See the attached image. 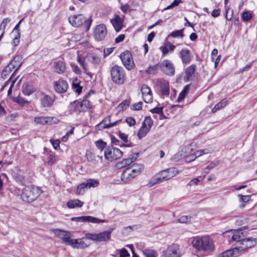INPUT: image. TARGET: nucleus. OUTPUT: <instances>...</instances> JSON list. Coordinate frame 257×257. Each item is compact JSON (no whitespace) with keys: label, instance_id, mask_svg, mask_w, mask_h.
<instances>
[{"label":"nucleus","instance_id":"f257e3e1","mask_svg":"<svg viewBox=\"0 0 257 257\" xmlns=\"http://www.w3.org/2000/svg\"><path fill=\"white\" fill-rule=\"evenodd\" d=\"M77 60L81 65L84 72L90 77L92 74L88 71L89 68L87 63H90L96 65L99 64L100 62V58L98 56L93 54H88L85 57H82L81 55H78Z\"/></svg>","mask_w":257,"mask_h":257},{"label":"nucleus","instance_id":"f03ea898","mask_svg":"<svg viewBox=\"0 0 257 257\" xmlns=\"http://www.w3.org/2000/svg\"><path fill=\"white\" fill-rule=\"evenodd\" d=\"M192 244L198 250L212 251L214 249L213 242L208 236L194 237Z\"/></svg>","mask_w":257,"mask_h":257},{"label":"nucleus","instance_id":"7ed1b4c3","mask_svg":"<svg viewBox=\"0 0 257 257\" xmlns=\"http://www.w3.org/2000/svg\"><path fill=\"white\" fill-rule=\"evenodd\" d=\"M41 193V190L38 187L27 186L23 189L21 197L23 201L30 203L36 200Z\"/></svg>","mask_w":257,"mask_h":257},{"label":"nucleus","instance_id":"20e7f679","mask_svg":"<svg viewBox=\"0 0 257 257\" xmlns=\"http://www.w3.org/2000/svg\"><path fill=\"white\" fill-rule=\"evenodd\" d=\"M143 169L142 164H133L131 167L127 168L123 171L121 175V180L124 183L131 181L140 174Z\"/></svg>","mask_w":257,"mask_h":257},{"label":"nucleus","instance_id":"39448f33","mask_svg":"<svg viewBox=\"0 0 257 257\" xmlns=\"http://www.w3.org/2000/svg\"><path fill=\"white\" fill-rule=\"evenodd\" d=\"M68 21L70 24L74 27H79L84 25L86 31L89 29L92 23L91 17L86 18L82 14L74 15L69 16Z\"/></svg>","mask_w":257,"mask_h":257},{"label":"nucleus","instance_id":"423d86ee","mask_svg":"<svg viewBox=\"0 0 257 257\" xmlns=\"http://www.w3.org/2000/svg\"><path fill=\"white\" fill-rule=\"evenodd\" d=\"M112 230L111 229L99 233H86L84 238L95 242H107L110 239Z\"/></svg>","mask_w":257,"mask_h":257},{"label":"nucleus","instance_id":"0eeeda50","mask_svg":"<svg viewBox=\"0 0 257 257\" xmlns=\"http://www.w3.org/2000/svg\"><path fill=\"white\" fill-rule=\"evenodd\" d=\"M110 76L112 81L116 84L120 85L124 83L126 74L124 69L120 66L115 65L110 69Z\"/></svg>","mask_w":257,"mask_h":257},{"label":"nucleus","instance_id":"6e6552de","mask_svg":"<svg viewBox=\"0 0 257 257\" xmlns=\"http://www.w3.org/2000/svg\"><path fill=\"white\" fill-rule=\"evenodd\" d=\"M104 154L105 158L109 161L117 160L122 156V152L119 149L112 147L107 148Z\"/></svg>","mask_w":257,"mask_h":257},{"label":"nucleus","instance_id":"1a4fd4ad","mask_svg":"<svg viewBox=\"0 0 257 257\" xmlns=\"http://www.w3.org/2000/svg\"><path fill=\"white\" fill-rule=\"evenodd\" d=\"M99 184L97 180L94 179H87L85 182L79 185L77 188V193L79 195L83 194L86 190L91 188L97 187Z\"/></svg>","mask_w":257,"mask_h":257},{"label":"nucleus","instance_id":"9d476101","mask_svg":"<svg viewBox=\"0 0 257 257\" xmlns=\"http://www.w3.org/2000/svg\"><path fill=\"white\" fill-rule=\"evenodd\" d=\"M159 67L166 75L172 76L175 74V68L172 63L168 60H163L160 64Z\"/></svg>","mask_w":257,"mask_h":257},{"label":"nucleus","instance_id":"9b49d317","mask_svg":"<svg viewBox=\"0 0 257 257\" xmlns=\"http://www.w3.org/2000/svg\"><path fill=\"white\" fill-rule=\"evenodd\" d=\"M179 173L180 171L175 168H170L167 170H163L159 173L161 177L157 179V182H161L163 181L168 180Z\"/></svg>","mask_w":257,"mask_h":257},{"label":"nucleus","instance_id":"f8f14e48","mask_svg":"<svg viewBox=\"0 0 257 257\" xmlns=\"http://www.w3.org/2000/svg\"><path fill=\"white\" fill-rule=\"evenodd\" d=\"M121 121V119L111 122L110 116L105 117L99 123L96 125V129L101 130L105 128H109L116 126Z\"/></svg>","mask_w":257,"mask_h":257},{"label":"nucleus","instance_id":"ddd939ff","mask_svg":"<svg viewBox=\"0 0 257 257\" xmlns=\"http://www.w3.org/2000/svg\"><path fill=\"white\" fill-rule=\"evenodd\" d=\"M120 58L124 67L131 70L134 66V63L131 53L129 51H125L121 54Z\"/></svg>","mask_w":257,"mask_h":257},{"label":"nucleus","instance_id":"4468645a","mask_svg":"<svg viewBox=\"0 0 257 257\" xmlns=\"http://www.w3.org/2000/svg\"><path fill=\"white\" fill-rule=\"evenodd\" d=\"M71 220L72 221H77V222H91L93 223H100L106 222V220L104 219H101L95 217H93L91 216H83L80 217H75L71 218Z\"/></svg>","mask_w":257,"mask_h":257},{"label":"nucleus","instance_id":"2eb2a0df","mask_svg":"<svg viewBox=\"0 0 257 257\" xmlns=\"http://www.w3.org/2000/svg\"><path fill=\"white\" fill-rule=\"evenodd\" d=\"M107 33L106 26L103 24L97 25L94 30V37L97 41H101L103 40Z\"/></svg>","mask_w":257,"mask_h":257},{"label":"nucleus","instance_id":"dca6fc26","mask_svg":"<svg viewBox=\"0 0 257 257\" xmlns=\"http://www.w3.org/2000/svg\"><path fill=\"white\" fill-rule=\"evenodd\" d=\"M53 231L55 235L62 239L66 244H69V241L71 240L70 232L58 229H54Z\"/></svg>","mask_w":257,"mask_h":257},{"label":"nucleus","instance_id":"f3484780","mask_svg":"<svg viewBox=\"0 0 257 257\" xmlns=\"http://www.w3.org/2000/svg\"><path fill=\"white\" fill-rule=\"evenodd\" d=\"M257 239L252 237L244 238V239L241 241L240 245H237V247L239 251H243L255 245Z\"/></svg>","mask_w":257,"mask_h":257},{"label":"nucleus","instance_id":"a211bd4d","mask_svg":"<svg viewBox=\"0 0 257 257\" xmlns=\"http://www.w3.org/2000/svg\"><path fill=\"white\" fill-rule=\"evenodd\" d=\"M55 91L59 93L65 92L68 88V84L66 81L60 79L54 83Z\"/></svg>","mask_w":257,"mask_h":257},{"label":"nucleus","instance_id":"6ab92c4d","mask_svg":"<svg viewBox=\"0 0 257 257\" xmlns=\"http://www.w3.org/2000/svg\"><path fill=\"white\" fill-rule=\"evenodd\" d=\"M163 255L166 257H179L180 251L178 245L173 244L169 246Z\"/></svg>","mask_w":257,"mask_h":257},{"label":"nucleus","instance_id":"aec40b11","mask_svg":"<svg viewBox=\"0 0 257 257\" xmlns=\"http://www.w3.org/2000/svg\"><path fill=\"white\" fill-rule=\"evenodd\" d=\"M141 91L144 101L146 103L151 102L153 98V95L150 87L147 85L144 84L142 86Z\"/></svg>","mask_w":257,"mask_h":257},{"label":"nucleus","instance_id":"412c9836","mask_svg":"<svg viewBox=\"0 0 257 257\" xmlns=\"http://www.w3.org/2000/svg\"><path fill=\"white\" fill-rule=\"evenodd\" d=\"M123 19L118 15H115L110 20V22L116 32H118L123 28Z\"/></svg>","mask_w":257,"mask_h":257},{"label":"nucleus","instance_id":"4be33fe9","mask_svg":"<svg viewBox=\"0 0 257 257\" xmlns=\"http://www.w3.org/2000/svg\"><path fill=\"white\" fill-rule=\"evenodd\" d=\"M157 83L160 87L161 92L164 95H168L170 92L169 83L167 80L163 79H158Z\"/></svg>","mask_w":257,"mask_h":257},{"label":"nucleus","instance_id":"5701e85b","mask_svg":"<svg viewBox=\"0 0 257 257\" xmlns=\"http://www.w3.org/2000/svg\"><path fill=\"white\" fill-rule=\"evenodd\" d=\"M41 95L42 97L40 99V102L42 106L44 107H51L54 101V97L44 93H42Z\"/></svg>","mask_w":257,"mask_h":257},{"label":"nucleus","instance_id":"b1692460","mask_svg":"<svg viewBox=\"0 0 257 257\" xmlns=\"http://www.w3.org/2000/svg\"><path fill=\"white\" fill-rule=\"evenodd\" d=\"M83 238L71 239L69 241V245L74 248L84 249L87 248L88 245L85 242Z\"/></svg>","mask_w":257,"mask_h":257},{"label":"nucleus","instance_id":"393cba45","mask_svg":"<svg viewBox=\"0 0 257 257\" xmlns=\"http://www.w3.org/2000/svg\"><path fill=\"white\" fill-rule=\"evenodd\" d=\"M22 59V57L21 55L16 56L11 61V62L8 64V68L10 69L11 68H14L15 71L13 72L14 74L16 71L18 70V69L21 67L22 65L21 60Z\"/></svg>","mask_w":257,"mask_h":257},{"label":"nucleus","instance_id":"a878e982","mask_svg":"<svg viewBox=\"0 0 257 257\" xmlns=\"http://www.w3.org/2000/svg\"><path fill=\"white\" fill-rule=\"evenodd\" d=\"M245 235L241 229L234 230L232 232L231 239L233 241H236L238 243V245H240L241 241L244 239Z\"/></svg>","mask_w":257,"mask_h":257},{"label":"nucleus","instance_id":"bb28decb","mask_svg":"<svg viewBox=\"0 0 257 257\" xmlns=\"http://www.w3.org/2000/svg\"><path fill=\"white\" fill-rule=\"evenodd\" d=\"M69 108L71 111L80 112L81 111H85L83 109V106L81 101L75 100L71 103L69 105Z\"/></svg>","mask_w":257,"mask_h":257},{"label":"nucleus","instance_id":"cd10ccee","mask_svg":"<svg viewBox=\"0 0 257 257\" xmlns=\"http://www.w3.org/2000/svg\"><path fill=\"white\" fill-rule=\"evenodd\" d=\"M180 56L184 64H188L191 61V57L189 50L182 49L180 52Z\"/></svg>","mask_w":257,"mask_h":257},{"label":"nucleus","instance_id":"c85d7f7f","mask_svg":"<svg viewBox=\"0 0 257 257\" xmlns=\"http://www.w3.org/2000/svg\"><path fill=\"white\" fill-rule=\"evenodd\" d=\"M239 254V250L236 247L233 249L226 250L218 255V257H236Z\"/></svg>","mask_w":257,"mask_h":257},{"label":"nucleus","instance_id":"c756f323","mask_svg":"<svg viewBox=\"0 0 257 257\" xmlns=\"http://www.w3.org/2000/svg\"><path fill=\"white\" fill-rule=\"evenodd\" d=\"M176 48V46L172 44L170 42H167L165 43L164 46L160 48L162 51V54L164 56H165L169 52H172L174 51Z\"/></svg>","mask_w":257,"mask_h":257},{"label":"nucleus","instance_id":"7c9ffc66","mask_svg":"<svg viewBox=\"0 0 257 257\" xmlns=\"http://www.w3.org/2000/svg\"><path fill=\"white\" fill-rule=\"evenodd\" d=\"M36 91V88L28 83H24L22 86V92L25 95H30Z\"/></svg>","mask_w":257,"mask_h":257},{"label":"nucleus","instance_id":"2f4dec72","mask_svg":"<svg viewBox=\"0 0 257 257\" xmlns=\"http://www.w3.org/2000/svg\"><path fill=\"white\" fill-rule=\"evenodd\" d=\"M54 68L55 72L61 74L65 70V65L63 62L58 61L54 63Z\"/></svg>","mask_w":257,"mask_h":257},{"label":"nucleus","instance_id":"473e14b6","mask_svg":"<svg viewBox=\"0 0 257 257\" xmlns=\"http://www.w3.org/2000/svg\"><path fill=\"white\" fill-rule=\"evenodd\" d=\"M196 69V66L191 65L185 70V76L184 79L188 81L194 75Z\"/></svg>","mask_w":257,"mask_h":257},{"label":"nucleus","instance_id":"72a5a7b5","mask_svg":"<svg viewBox=\"0 0 257 257\" xmlns=\"http://www.w3.org/2000/svg\"><path fill=\"white\" fill-rule=\"evenodd\" d=\"M228 104V100L226 98L222 99L218 103L216 104L212 109V112L215 113L219 109L224 108Z\"/></svg>","mask_w":257,"mask_h":257},{"label":"nucleus","instance_id":"f704fd0d","mask_svg":"<svg viewBox=\"0 0 257 257\" xmlns=\"http://www.w3.org/2000/svg\"><path fill=\"white\" fill-rule=\"evenodd\" d=\"M83 202L78 199L69 200L67 203V206L69 208H74L75 207H81L83 206Z\"/></svg>","mask_w":257,"mask_h":257},{"label":"nucleus","instance_id":"c9c22d12","mask_svg":"<svg viewBox=\"0 0 257 257\" xmlns=\"http://www.w3.org/2000/svg\"><path fill=\"white\" fill-rule=\"evenodd\" d=\"M72 88L77 94H79L82 90V87L79 85V83L77 78L74 79L72 81Z\"/></svg>","mask_w":257,"mask_h":257},{"label":"nucleus","instance_id":"e433bc0d","mask_svg":"<svg viewBox=\"0 0 257 257\" xmlns=\"http://www.w3.org/2000/svg\"><path fill=\"white\" fill-rule=\"evenodd\" d=\"M142 252L146 257H158L157 252L153 249H145Z\"/></svg>","mask_w":257,"mask_h":257},{"label":"nucleus","instance_id":"4c0bfd02","mask_svg":"<svg viewBox=\"0 0 257 257\" xmlns=\"http://www.w3.org/2000/svg\"><path fill=\"white\" fill-rule=\"evenodd\" d=\"M159 67V64H156L149 66L146 70V72L149 75H155L158 72Z\"/></svg>","mask_w":257,"mask_h":257},{"label":"nucleus","instance_id":"58836bf2","mask_svg":"<svg viewBox=\"0 0 257 257\" xmlns=\"http://www.w3.org/2000/svg\"><path fill=\"white\" fill-rule=\"evenodd\" d=\"M150 129L146 127V126H143L142 125L141 127L140 128L138 132V137L139 139H142L145 137L147 133L149 132Z\"/></svg>","mask_w":257,"mask_h":257},{"label":"nucleus","instance_id":"ea45409f","mask_svg":"<svg viewBox=\"0 0 257 257\" xmlns=\"http://www.w3.org/2000/svg\"><path fill=\"white\" fill-rule=\"evenodd\" d=\"M184 29H181L180 30H176L170 33L168 37H171L173 38H182L184 37L183 34Z\"/></svg>","mask_w":257,"mask_h":257},{"label":"nucleus","instance_id":"a19ab883","mask_svg":"<svg viewBox=\"0 0 257 257\" xmlns=\"http://www.w3.org/2000/svg\"><path fill=\"white\" fill-rule=\"evenodd\" d=\"M119 136L120 137V138L123 140V141L124 142V143L125 144H122V146H124V147H132V144L131 143H128V141L127 140V136L126 135H125V134L124 133H122L120 132H119Z\"/></svg>","mask_w":257,"mask_h":257},{"label":"nucleus","instance_id":"79ce46f5","mask_svg":"<svg viewBox=\"0 0 257 257\" xmlns=\"http://www.w3.org/2000/svg\"><path fill=\"white\" fill-rule=\"evenodd\" d=\"M189 86L188 85H186L182 91L179 93V96L177 98L178 101L180 102L181 100H182L184 97H185L187 93V92L189 90Z\"/></svg>","mask_w":257,"mask_h":257},{"label":"nucleus","instance_id":"37998d69","mask_svg":"<svg viewBox=\"0 0 257 257\" xmlns=\"http://www.w3.org/2000/svg\"><path fill=\"white\" fill-rule=\"evenodd\" d=\"M14 101L17 102L18 104H19L21 106H24L25 104H29V102L26 100H25L24 98H23L22 97L20 96V95L15 97L13 98Z\"/></svg>","mask_w":257,"mask_h":257},{"label":"nucleus","instance_id":"c03bdc74","mask_svg":"<svg viewBox=\"0 0 257 257\" xmlns=\"http://www.w3.org/2000/svg\"><path fill=\"white\" fill-rule=\"evenodd\" d=\"M34 122L37 124L45 125L46 124V116H41L35 117Z\"/></svg>","mask_w":257,"mask_h":257},{"label":"nucleus","instance_id":"a18cd8bd","mask_svg":"<svg viewBox=\"0 0 257 257\" xmlns=\"http://www.w3.org/2000/svg\"><path fill=\"white\" fill-rule=\"evenodd\" d=\"M8 68L9 67H8V65L4 68V70L2 72L1 76H2V77L4 79H6L7 77V76L9 75V74L11 73L12 70L15 69L14 68H11H11L10 67V69H9Z\"/></svg>","mask_w":257,"mask_h":257},{"label":"nucleus","instance_id":"49530a36","mask_svg":"<svg viewBox=\"0 0 257 257\" xmlns=\"http://www.w3.org/2000/svg\"><path fill=\"white\" fill-rule=\"evenodd\" d=\"M153 124V121L151 118V117H146L142 123V125L143 126H146V127L150 130Z\"/></svg>","mask_w":257,"mask_h":257},{"label":"nucleus","instance_id":"de8ad7c7","mask_svg":"<svg viewBox=\"0 0 257 257\" xmlns=\"http://www.w3.org/2000/svg\"><path fill=\"white\" fill-rule=\"evenodd\" d=\"M59 122V119L56 117L46 116V124L52 125L58 123Z\"/></svg>","mask_w":257,"mask_h":257},{"label":"nucleus","instance_id":"09e8293b","mask_svg":"<svg viewBox=\"0 0 257 257\" xmlns=\"http://www.w3.org/2000/svg\"><path fill=\"white\" fill-rule=\"evenodd\" d=\"M81 102L83 106V109H85V111L91 108V104L89 100L86 99V96H85V97L84 98L83 100L81 101Z\"/></svg>","mask_w":257,"mask_h":257},{"label":"nucleus","instance_id":"8fccbe9b","mask_svg":"<svg viewBox=\"0 0 257 257\" xmlns=\"http://www.w3.org/2000/svg\"><path fill=\"white\" fill-rule=\"evenodd\" d=\"M130 164V161L127 160V159H123L120 162H118L116 166L118 169H120L123 167H126L127 165H129Z\"/></svg>","mask_w":257,"mask_h":257},{"label":"nucleus","instance_id":"3c124183","mask_svg":"<svg viewBox=\"0 0 257 257\" xmlns=\"http://www.w3.org/2000/svg\"><path fill=\"white\" fill-rule=\"evenodd\" d=\"M11 19L9 18L4 19L0 25V30L4 32L7 24L10 23Z\"/></svg>","mask_w":257,"mask_h":257},{"label":"nucleus","instance_id":"603ef678","mask_svg":"<svg viewBox=\"0 0 257 257\" xmlns=\"http://www.w3.org/2000/svg\"><path fill=\"white\" fill-rule=\"evenodd\" d=\"M130 101L128 100H124L122 101L117 106V108L119 110H123L129 105Z\"/></svg>","mask_w":257,"mask_h":257},{"label":"nucleus","instance_id":"864d4df0","mask_svg":"<svg viewBox=\"0 0 257 257\" xmlns=\"http://www.w3.org/2000/svg\"><path fill=\"white\" fill-rule=\"evenodd\" d=\"M163 107H155V108L152 109L150 111L153 113L159 114L160 115V116L161 117H163V116L164 117V115L163 113Z\"/></svg>","mask_w":257,"mask_h":257},{"label":"nucleus","instance_id":"5fc2aeb1","mask_svg":"<svg viewBox=\"0 0 257 257\" xmlns=\"http://www.w3.org/2000/svg\"><path fill=\"white\" fill-rule=\"evenodd\" d=\"M237 197L239 199L240 202L246 203L249 201L251 196L250 195H242L238 194Z\"/></svg>","mask_w":257,"mask_h":257},{"label":"nucleus","instance_id":"6e6d98bb","mask_svg":"<svg viewBox=\"0 0 257 257\" xmlns=\"http://www.w3.org/2000/svg\"><path fill=\"white\" fill-rule=\"evenodd\" d=\"M119 253V257H128L130 256V253L125 248H121L120 249H117L116 250Z\"/></svg>","mask_w":257,"mask_h":257},{"label":"nucleus","instance_id":"4d7b16f0","mask_svg":"<svg viewBox=\"0 0 257 257\" xmlns=\"http://www.w3.org/2000/svg\"><path fill=\"white\" fill-rule=\"evenodd\" d=\"M95 145L96 147L102 151L106 146V144L102 141H97L95 142Z\"/></svg>","mask_w":257,"mask_h":257},{"label":"nucleus","instance_id":"13d9d810","mask_svg":"<svg viewBox=\"0 0 257 257\" xmlns=\"http://www.w3.org/2000/svg\"><path fill=\"white\" fill-rule=\"evenodd\" d=\"M20 33L18 32L17 35L13 39L12 44L14 46H17L20 43Z\"/></svg>","mask_w":257,"mask_h":257},{"label":"nucleus","instance_id":"bf43d9fd","mask_svg":"<svg viewBox=\"0 0 257 257\" xmlns=\"http://www.w3.org/2000/svg\"><path fill=\"white\" fill-rule=\"evenodd\" d=\"M251 18V15L248 12H244L242 14V19L244 21L247 22Z\"/></svg>","mask_w":257,"mask_h":257},{"label":"nucleus","instance_id":"052dcab7","mask_svg":"<svg viewBox=\"0 0 257 257\" xmlns=\"http://www.w3.org/2000/svg\"><path fill=\"white\" fill-rule=\"evenodd\" d=\"M190 217L188 216H182L178 219V222L181 223H185L190 221Z\"/></svg>","mask_w":257,"mask_h":257},{"label":"nucleus","instance_id":"680f3d73","mask_svg":"<svg viewBox=\"0 0 257 257\" xmlns=\"http://www.w3.org/2000/svg\"><path fill=\"white\" fill-rule=\"evenodd\" d=\"M15 179L16 181L19 183H20L21 185H24L25 184L24 182V178L23 176H21L19 174H16L15 175Z\"/></svg>","mask_w":257,"mask_h":257},{"label":"nucleus","instance_id":"e2e57ef3","mask_svg":"<svg viewBox=\"0 0 257 257\" xmlns=\"http://www.w3.org/2000/svg\"><path fill=\"white\" fill-rule=\"evenodd\" d=\"M182 1L181 0H174V2L171 3V5L167 6L165 10H169L170 9H172L176 6H177L179 5V4L181 3Z\"/></svg>","mask_w":257,"mask_h":257},{"label":"nucleus","instance_id":"0e129e2a","mask_svg":"<svg viewBox=\"0 0 257 257\" xmlns=\"http://www.w3.org/2000/svg\"><path fill=\"white\" fill-rule=\"evenodd\" d=\"M139 157V153H133L128 158H127V160L130 161V164L135 161L138 157Z\"/></svg>","mask_w":257,"mask_h":257},{"label":"nucleus","instance_id":"69168bd1","mask_svg":"<svg viewBox=\"0 0 257 257\" xmlns=\"http://www.w3.org/2000/svg\"><path fill=\"white\" fill-rule=\"evenodd\" d=\"M142 108V102H139L134 104L132 106V109L134 110H140Z\"/></svg>","mask_w":257,"mask_h":257},{"label":"nucleus","instance_id":"338daca9","mask_svg":"<svg viewBox=\"0 0 257 257\" xmlns=\"http://www.w3.org/2000/svg\"><path fill=\"white\" fill-rule=\"evenodd\" d=\"M121 7L120 8L121 11L124 13L126 14L130 8V6L128 4H120Z\"/></svg>","mask_w":257,"mask_h":257},{"label":"nucleus","instance_id":"774afa93","mask_svg":"<svg viewBox=\"0 0 257 257\" xmlns=\"http://www.w3.org/2000/svg\"><path fill=\"white\" fill-rule=\"evenodd\" d=\"M87 161L89 162H93L94 160V155L91 152H87L86 154Z\"/></svg>","mask_w":257,"mask_h":257}]
</instances>
